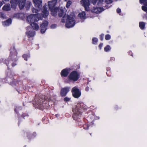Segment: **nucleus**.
I'll use <instances>...</instances> for the list:
<instances>
[{"mask_svg": "<svg viewBox=\"0 0 147 147\" xmlns=\"http://www.w3.org/2000/svg\"><path fill=\"white\" fill-rule=\"evenodd\" d=\"M47 5H45L42 8V13H36L31 14L27 16L26 19L28 22L30 23V25L33 29L36 30H38L39 26L34 22H37L39 20L42 19L43 17L46 18L49 15V11L47 10Z\"/></svg>", "mask_w": 147, "mask_h": 147, "instance_id": "f257e3e1", "label": "nucleus"}, {"mask_svg": "<svg viewBox=\"0 0 147 147\" xmlns=\"http://www.w3.org/2000/svg\"><path fill=\"white\" fill-rule=\"evenodd\" d=\"M65 11V8L61 7L58 10V15L59 17L63 16L61 19V22L64 23L66 22L65 26L67 28H70L74 26L75 24L74 20L75 17L71 15H66L65 14L64 11Z\"/></svg>", "mask_w": 147, "mask_h": 147, "instance_id": "f03ea898", "label": "nucleus"}, {"mask_svg": "<svg viewBox=\"0 0 147 147\" xmlns=\"http://www.w3.org/2000/svg\"><path fill=\"white\" fill-rule=\"evenodd\" d=\"M17 52L14 47H13L10 49V55L9 58L4 62V63L7 66L8 69L11 65L13 67L16 65L15 62L17 60Z\"/></svg>", "mask_w": 147, "mask_h": 147, "instance_id": "7ed1b4c3", "label": "nucleus"}, {"mask_svg": "<svg viewBox=\"0 0 147 147\" xmlns=\"http://www.w3.org/2000/svg\"><path fill=\"white\" fill-rule=\"evenodd\" d=\"M84 105L83 103L81 102H79L76 106L73 109V117L74 120H76L77 119L80 118L81 117Z\"/></svg>", "mask_w": 147, "mask_h": 147, "instance_id": "20e7f679", "label": "nucleus"}, {"mask_svg": "<svg viewBox=\"0 0 147 147\" xmlns=\"http://www.w3.org/2000/svg\"><path fill=\"white\" fill-rule=\"evenodd\" d=\"M45 99H43L40 97L38 98L35 99V102L33 103V105H35L36 107L39 109H42L43 108L45 107L46 102Z\"/></svg>", "mask_w": 147, "mask_h": 147, "instance_id": "39448f33", "label": "nucleus"}, {"mask_svg": "<svg viewBox=\"0 0 147 147\" xmlns=\"http://www.w3.org/2000/svg\"><path fill=\"white\" fill-rule=\"evenodd\" d=\"M57 1V0H52L48 2L49 9L51 11V14L54 16H55L57 15V12L56 11L55 7Z\"/></svg>", "mask_w": 147, "mask_h": 147, "instance_id": "423d86ee", "label": "nucleus"}, {"mask_svg": "<svg viewBox=\"0 0 147 147\" xmlns=\"http://www.w3.org/2000/svg\"><path fill=\"white\" fill-rule=\"evenodd\" d=\"M80 74L76 71H73L71 72L68 76L70 80L73 81H77L79 78Z\"/></svg>", "mask_w": 147, "mask_h": 147, "instance_id": "0eeeda50", "label": "nucleus"}, {"mask_svg": "<svg viewBox=\"0 0 147 147\" xmlns=\"http://www.w3.org/2000/svg\"><path fill=\"white\" fill-rule=\"evenodd\" d=\"M71 91L73 96L76 98L80 97L81 95V93L78 88L76 87H74L72 89Z\"/></svg>", "mask_w": 147, "mask_h": 147, "instance_id": "6e6552de", "label": "nucleus"}, {"mask_svg": "<svg viewBox=\"0 0 147 147\" xmlns=\"http://www.w3.org/2000/svg\"><path fill=\"white\" fill-rule=\"evenodd\" d=\"M80 4L83 6L85 10L88 11H89V6L90 4V0H82L80 1Z\"/></svg>", "mask_w": 147, "mask_h": 147, "instance_id": "1a4fd4ad", "label": "nucleus"}, {"mask_svg": "<svg viewBox=\"0 0 147 147\" xmlns=\"http://www.w3.org/2000/svg\"><path fill=\"white\" fill-rule=\"evenodd\" d=\"M107 5L104 6V8L102 7H94L92 11L94 13H98L103 11L104 10L109 8V7L107 6Z\"/></svg>", "mask_w": 147, "mask_h": 147, "instance_id": "9d476101", "label": "nucleus"}, {"mask_svg": "<svg viewBox=\"0 0 147 147\" xmlns=\"http://www.w3.org/2000/svg\"><path fill=\"white\" fill-rule=\"evenodd\" d=\"M48 24V21H45L41 24L40 25L41 32L43 33L45 32L47 30V27Z\"/></svg>", "mask_w": 147, "mask_h": 147, "instance_id": "9b49d317", "label": "nucleus"}, {"mask_svg": "<svg viewBox=\"0 0 147 147\" xmlns=\"http://www.w3.org/2000/svg\"><path fill=\"white\" fill-rule=\"evenodd\" d=\"M33 2L35 7L40 10L42 7V0H33Z\"/></svg>", "mask_w": 147, "mask_h": 147, "instance_id": "f8f14e48", "label": "nucleus"}, {"mask_svg": "<svg viewBox=\"0 0 147 147\" xmlns=\"http://www.w3.org/2000/svg\"><path fill=\"white\" fill-rule=\"evenodd\" d=\"M70 88L66 87L62 88L60 94L62 96H65L69 90Z\"/></svg>", "mask_w": 147, "mask_h": 147, "instance_id": "ddd939ff", "label": "nucleus"}, {"mask_svg": "<svg viewBox=\"0 0 147 147\" xmlns=\"http://www.w3.org/2000/svg\"><path fill=\"white\" fill-rule=\"evenodd\" d=\"M19 0H10V3L12 8L15 9L16 8Z\"/></svg>", "mask_w": 147, "mask_h": 147, "instance_id": "4468645a", "label": "nucleus"}, {"mask_svg": "<svg viewBox=\"0 0 147 147\" xmlns=\"http://www.w3.org/2000/svg\"><path fill=\"white\" fill-rule=\"evenodd\" d=\"M26 0H19L18 5L20 9H23L25 6Z\"/></svg>", "mask_w": 147, "mask_h": 147, "instance_id": "2eb2a0df", "label": "nucleus"}, {"mask_svg": "<svg viewBox=\"0 0 147 147\" xmlns=\"http://www.w3.org/2000/svg\"><path fill=\"white\" fill-rule=\"evenodd\" d=\"M26 34L29 38L34 36L35 34V32L32 30H30L28 31H27L26 32Z\"/></svg>", "mask_w": 147, "mask_h": 147, "instance_id": "dca6fc26", "label": "nucleus"}, {"mask_svg": "<svg viewBox=\"0 0 147 147\" xmlns=\"http://www.w3.org/2000/svg\"><path fill=\"white\" fill-rule=\"evenodd\" d=\"M69 72L67 69H63L61 73V76L66 77L68 75Z\"/></svg>", "mask_w": 147, "mask_h": 147, "instance_id": "f3484780", "label": "nucleus"}, {"mask_svg": "<svg viewBox=\"0 0 147 147\" xmlns=\"http://www.w3.org/2000/svg\"><path fill=\"white\" fill-rule=\"evenodd\" d=\"M113 0H103L102 1V3L101 4H103L104 3H106L107 5V6L109 7L111 6V5H110V4L111 3L113 2Z\"/></svg>", "mask_w": 147, "mask_h": 147, "instance_id": "a211bd4d", "label": "nucleus"}, {"mask_svg": "<svg viewBox=\"0 0 147 147\" xmlns=\"http://www.w3.org/2000/svg\"><path fill=\"white\" fill-rule=\"evenodd\" d=\"M11 23V19H9L4 22H3L2 24L3 25L5 26H8Z\"/></svg>", "mask_w": 147, "mask_h": 147, "instance_id": "6ab92c4d", "label": "nucleus"}, {"mask_svg": "<svg viewBox=\"0 0 147 147\" xmlns=\"http://www.w3.org/2000/svg\"><path fill=\"white\" fill-rule=\"evenodd\" d=\"M3 9L5 11H9L10 10L11 7L9 4L5 5L3 7Z\"/></svg>", "mask_w": 147, "mask_h": 147, "instance_id": "aec40b11", "label": "nucleus"}, {"mask_svg": "<svg viewBox=\"0 0 147 147\" xmlns=\"http://www.w3.org/2000/svg\"><path fill=\"white\" fill-rule=\"evenodd\" d=\"M78 16L80 17L81 19H86V13L84 11L78 14Z\"/></svg>", "mask_w": 147, "mask_h": 147, "instance_id": "412c9836", "label": "nucleus"}, {"mask_svg": "<svg viewBox=\"0 0 147 147\" xmlns=\"http://www.w3.org/2000/svg\"><path fill=\"white\" fill-rule=\"evenodd\" d=\"M146 23L144 22H140L139 23V27L142 30H143L145 28Z\"/></svg>", "mask_w": 147, "mask_h": 147, "instance_id": "4be33fe9", "label": "nucleus"}, {"mask_svg": "<svg viewBox=\"0 0 147 147\" xmlns=\"http://www.w3.org/2000/svg\"><path fill=\"white\" fill-rule=\"evenodd\" d=\"M31 2L30 1H27L26 2V4H25V7L26 9L28 10L30 8L31 6Z\"/></svg>", "mask_w": 147, "mask_h": 147, "instance_id": "5701e85b", "label": "nucleus"}, {"mask_svg": "<svg viewBox=\"0 0 147 147\" xmlns=\"http://www.w3.org/2000/svg\"><path fill=\"white\" fill-rule=\"evenodd\" d=\"M111 49L109 45H107L104 48V50L105 51L107 52L110 50Z\"/></svg>", "mask_w": 147, "mask_h": 147, "instance_id": "b1692460", "label": "nucleus"}, {"mask_svg": "<svg viewBox=\"0 0 147 147\" xmlns=\"http://www.w3.org/2000/svg\"><path fill=\"white\" fill-rule=\"evenodd\" d=\"M22 57L23 58H24V60L26 61H27V58H30V56L29 55H26V54H24L23 55Z\"/></svg>", "mask_w": 147, "mask_h": 147, "instance_id": "393cba45", "label": "nucleus"}, {"mask_svg": "<svg viewBox=\"0 0 147 147\" xmlns=\"http://www.w3.org/2000/svg\"><path fill=\"white\" fill-rule=\"evenodd\" d=\"M98 39L96 38H93L92 39V43L93 44H96L98 42Z\"/></svg>", "mask_w": 147, "mask_h": 147, "instance_id": "a878e982", "label": "nucleus"}, {"mask_svg": "<svg viewBox=\"0 0 147 147\" xmlns=\"http://www.w3.org/2000/svg\"><path fill=\"white\" fill-rule=\"evenodd\" d=\"M147 0H140V2L141 3H144V5L147 6V2H145Z\"/></svg>", "mask_w": 147, "mask_h": 147, "instance_id": "bb28decb", "label": "nucleus"}, {"mask_svg": "<svg viewBox=\"0 0 147 147\" xmlns=\"http://www.w3.org/2000/svg\"><path fill=\"white\" fill-rule=\"evenodd\" d=\"M111 36L109 34H107L105 36V39L107 40H110L111 39Z\"/></svg>", "mask_w": 147, "mask_h": 147, "instance_id": "cd10ccee", "label": "nucleus"}, {"mask_svg": "<svg viewBox=\"0 0 147 147\" xmlns=\"http://www.w3.org/2000/svg\"><path fill=\"white\" fill-rule=\"evenodd\" d=\"M71 4V2L70 1H68L66 4V7L68 8L70 6Z\"/></svg>", "mask_w": 147, "mask_h": 147, "instance_id": "c85d7f7f", "label": "nucleus"}, {"mask_svg": "<svg viewBox=\"0 0 147 147\" xmlns=\"http://www.w3.org/2000/svg\"><path fill=\"white\" fill-rule=\"evenodd\" d=\"M22 109V107H17L15 109V111L17 113V111L20 110Z\"/></svg>", "mask_w": 147, "mask_h": 147, "instance_id": "c756f323", "label": "nucleus"}, {"mask_svg": "<svg viewBox=\"0 0 147 147\" xmlns=\"http://www.w3.org/2000/svg\"><path fill=\"white\" fill-rule=\"evenodd\" d=\"M32 12L33 13H37L38 12V9H36L33 8H32Z\"/></svg>", "mask_w": 147, "mask_h": 147, "instance_id": "7c9ffc66", "label": "nucleus"}, {"mask_svg": "<svg viewBox=\"0 0 147 147\" xmlns=\"http://www.w3.org/2000/svg\"><path fill=\"white\" fill-rule=\"evenodd\" d=\"M142 9L145 11H147V7L144 6H142Z\"/></svg>", "mask_w": 147, "mask_h": 147, "instance_id": "2f4dec72", "label": "nucleus"}, {"mask_svg": "<svg viewBox=\"0 0 147 147\" xmlns=\"http://www.w3.org/2000/svg\"><path fill=\"white\" fill-rule=\"evenodd\" d=\"M83 127L85 129H88L89 128L88 126L86 124L84 125H83Z\"/></svg>", "mask_w": 147, "mask_h": 147, "instance_id": "473e14b6", "label": "nucleus"}, {"mask_svg": "<svg viewBox=\"0 0 147 147\" xmlns=\"http://www.w3.org/2000/svg\"><path fill=\"white\" fill-rule=\"evenodd\" d=\"M91 2L94 4H95L97 2V0H90Z\"/></svg>", "mask_w": 147, "mask_h": 147, "instance_id": "72a5a7b5", "label": "nucleus"}, {"mask_svg": "<svg viewBox=\"0 0 147 147\" xmlns=\"http://www.w3.org/2000/svg\"><path fill=\"white\" fill-rule=\"evenodd\" d=\"M117 13H119L120 15H121V9H120L118 8L117 9Z\"/></svg>", "mask_w": 147, "mask_h": 147, "instance_id": "f704fd0d", "label": "nucleus"}, {"mask_svg": "<svg viewBox=\"0 0 147 147\" xmlns=\"http://www.w3.org/2000/svg\"><path fill=\"white\" fill-rule=\"evenodd\" d=\"M70 98L66 97L64 98V100L65 101H68L70 100Z\"/></svg>", "mask_w": 147, "mask_h": 147, "instance_id": "c9c22d12", "label": "nucleus"}, {"mask_svg": "<svg viewBox=\"0 0 147 147\" xmlns=\"http://www.w3.org/2000/svg\"><path fill=\"white\" fill-rule=\"evenodd\" d=\"M104 36V34H102L101 35H100V38L101 40H102L103 38V36Z\"/></svg>", "mask_w": 147, "mask_h": 147, "instance_id": "e433bc0d", "label": "nucleus"}, {"mask_svg": "<svg viewBox=\"0 0 147 147\" xmlns=\"http://www.w3.org/2000/svg\"><path fill=\"white\" fill-rule=\"evenodd\" d=\"M28 115L26 113H24L22 115V117H23L24 119H25V117L26 116H28Z\"/></svg>", "mask_w": 147, "mask_h": 147, "instance_id": "4c0bfd02", "label": "nucleus"}, {"mask_svg": "<svg viewBox=\"0 0 147 147\" xmlns=\"http://www.w3.org/2000/svg\"><path fill=\"white\" fill-rule=\"evenodd\" d=\"M102 1H103V0H99L98 4V5H100L101 3H102Z\"/></svg>", "mask_w": 147, "mask_h": 147, "instance_id": "58836bf2", "label": "nucleus"}, {"mask_svg": "<svg viewBox=\"0 0 147 147\" xmlns=\"http://www.w3.org/2000/svg\"><path fill=\"white\" fill-rule=\"evenodd\" d=\"M56 27L55 24H53L51 26V28H54Z\"/></svg>", "mask_w": 147, "mask_h": 147, "instance_id": "ea45409f", "label": "nucleus"}, {"mask_svg": "<svg viewBox=\"0 0 147 147\" xmlns=\"http://www.w3.org/2000/svg\"><path fill=\"white\" fill-rule=\"evenodd\" d=\"M103 45V44L102 43H101L100 44L99 46L100 49H101V47H102Z\"/></svg>", "mask_w": 147, "mask_h": 147, "instance_id": "a19ab883", "label": "nucleus"}, {"mask_svg": "<svg viewBox=\"0 0 147 147\" xmlns=\"http://www.w3.org/2000/svg\"><path fill=\"white\" fill-rule=\"evenodd\" d=\"M19 16V13H16V14H15L14 15H13V16L14 17H16L17 16Z\"/></svg>", "mask_w": 147, "mask_h": 147, "instance_id": "79ce46f5", "label": "nucleus"}, {"mask_svg": "<svg viewBox=\"0 0 147 147\" xmlns=\"http://www.w3.org/2000/svg\"><path fill=\"white\" fill-rule=\"evenodd\" d=\"M85 90L86 91H88L89 90V88L88 87H86L85 88Z\"/></svg>", "mask_w": 147, "mask_h": 147, "instance_id": "37998d69", "label": "nucleus"}, {"mask_svg": "<svg viewBox=\"0 0 147 147\" xmlns=\"http://www.w3.org/2000/svg\"><path fill=\"white\" fill-rule=\"evenodd\" d=\"M44 98H45V99H46V100H49V99H47V97L46 96V97H44Z\"/></svg>", "mask_w": 147, "mask_h": 147, "instance_id": "c03bdc74", "label": "nucleus"}, {"mask_svg": "<svg viewBox=\"0 0 147 147\" xmlns=\"http://www.w3.org/2000/svg\"><path fill=\"white\" fill-rule=\"evenodd\" d=\"M3 3H2L1 2H0V8L1 7V6L2 5Z\"/></svg>", "mask_w": 147, "mask_h": 147, "instance_id": "a18cd8bd", "label": "nucleus"}, {"mask_svg": "<svg viewBox=\"0 0 147 147\" xmlns=\"http://www.w3.org/2000/svg\"><path fill=\"white\" fill-rule=\"evenodd\" d=\"M30 28V26H28L26 27V29L27 30H29Z\"/></svg>", "mask_w": 147, "mask_h": 147, "instance_id": "49530a36", "label": "nucleus"}, {"mask_svg": "<svg viewBox=\"0 0 147 147\" xmlns=\"http://www.w3.org/2000/svg\"><path fill=\"white\" fill-rule=\"evenodd\" d=\"M29 133H27V137H28V138H29Z\"/></svg>", "mask_w": 147, "mask_h": 147, "instance_id": "de8ad7c7", "label": "nucleus"}, {"mask_svg": "<svg viewBox=\"0 0 147 147\" xmlns=\"http://www.w3.org/2000/svg\"><path fill=\"white\" fill-rule=\"evenodd\" d=\"M129 55L131 54V55L132 56V55L131 54V52H129Z\"/></svg>", "mask_w": 147, "mask_h": 147, "instance_id": "09e8293b", "label": "nucleus"}, {"mask_svg": "<svg viewBox=\"0 0 147 147\" xmlns=\"http://www.w3.org/2000/svg\"><path fill=\"white\" fill-rule=\"evenodd\" d=\"M36 134V133H35V132H34V133H33V135H34V136H35Z\"/></svg>", "mask_w": 147, "mask_h": 147, "instance_id": "8fccbe9b", "label": "nucleus"}, {"mask_svg": "<svg viewBox=\"0 0 147 147\" xmlns=\"http://www.w3.org/2000/svg\"><path fill=\"white\" fill-rule=\"evenodd\" d=\"M2 61V60L0 59V63H1Z\"/></svg>", "mask_w": 147, "mask_h": 147, "instance_id": "3c124183", "label": "nucleus"}, {"mask_svg": "<svg viewBox=\"0 0 147 147\" xmlns=\"http://www.w3.org/2000/svg\"><path fill=\"white\" fill-rule=\"evenodd\" d=\"M4 0L5 1H9V0Z\"/></svg>", "mask_w": 147, "mask_h": 147, "instance_id": "603ef678", "label": "nucleus"}, {"mask_svg": "<svg viewBox=\"0 0 147 147\" xmlns=\"http://www.w3.org/2000/svg\"><path fill=\"white\" fill-rule=\"evenodd\" d=\"M57 115H56V116H57Z\"/></svg>", "mask_w": 147, "mask_h": 147, "instance_id": "864d4df0", "label": "nucleus"}, {"mask_svg": "<svg viewBox=\"0 0 147 147\" xmlns=\"http://www.w3.org/2000/svg\"><path fill=\"white\" fill-rule=\"evenodd\" d=\"M57 115H56V116H57Z\"/></svg>", "mask_w": 147, "mask_h": 147, "instance_id": "5fc2aeb1", "label": "nucleus"}, {"mask_svg": "<svg viewBox=\"0 0 147 147\" xmlns=\"http://www.w3.org/2000/svg\"><path fill=\"white\" fill-rule=\"evenodd\" d=\"M90 134V135H91V133Z\"/></svg>", "mask_w": 147, "mask_h": 147, "instance_id": "6e6d98bb", "label": "nucleus"}, {"mask_svg": "<svg viewBox=\"0 0 147 147\" xmlns=\"http://www.w3.org/2000/svg\"><path fill=\"white\" fill-rule=\"evenodd\" d=\"M26 146H24V147H26Z\"/></svg>", "mask_w": 147, "mask_h": 147, "instance_id": "4d7b16f0", "label": "nucleus"}]
</instances>
